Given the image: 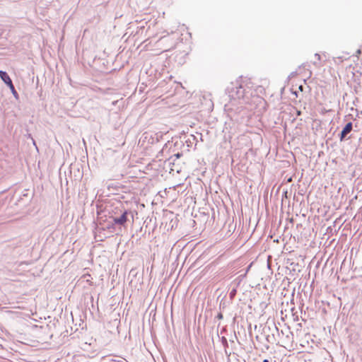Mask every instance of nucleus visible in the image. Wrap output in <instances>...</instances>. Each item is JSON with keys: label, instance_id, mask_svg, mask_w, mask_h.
Instances as JSON below:
<instances>
[{"label": "nucleus", "instance_id": "nucleus-1", "mask_svg": "<svg viewBox=\"0 0 362 362\" xmlns=\"http://www.w3.org/2000/svg\"><path fill=\"white\" fill-rule=\"evenodd\" d=\"M229 95L232 100H239L243 98L245 93L244 90H243V86L240 85L238 87H235V88H232L229 92Z\"/></svg>", "mask_w": 362, "mask_h": 362}, {"label": "nucleus", "instance_id": "nucleus-2", "mask_svg": "<svg viewBox=\"0 0 362 362\" xmlns=\"http://www.w3.org/2000/svg\"><path fill=\"white\" fill-rule=\"evenodd\" d=\"M0 77L4 81V83H6L9 86V88L12 90V91L13 93H16L12 81L10 78V77L8 76V75L5 71H0Z\"/></svg>", "mask_w": 362, "mask_h": 362}, {"label": "nucleus", "instance_id": "nucleus-3", "mask_svg": "<svg viewBox=\"0 0 362 362\" xmlns=\"http://www.w3.org/2000/svg\"><path fill=\"white\" fill-rule=\"evenodd\" d=\"M127 211H124L120 217L114 218L113 222L115 224L124 225L127 221Z\"/></svg>", "mask_w": 362, "mask_h": 362}, {"label": "nucleus", "instance_id": "nucleus-4", "mask_svg": "<svg viewBox=\"0 0 362 362\" xmlns=\"http://www.w3.org/2000/svg\"><path fill=\"white\" fill-rule=\"evenodd\" d=\"M352 129V123H347L341 132L340 139L342 140Z\"/></svg>", "mask_w": 362, "mask_h": 362}, {"label": "nucleus", "instance_id": "nucleus-5", "mask_svg": "<svg viewBox=\"0 0 362 362\" xmlns=\"http://www.w3.org/2000/svg\"><path fill=\"white\" fill-rule=\"evenodd\" d=\"M175 156L177 158H179L180 156H181V154L177 153L175 155Z\"/></svg>", "mask_w": 362, "mask_h": 362}, {"label": "nucleus", "instance_id": "nucleus-6", "mask_svg": "<svg viewBox=\"0 0 362 362\" xmlns=\"http://www.w3.org/2000/svg\"><path fill=\"white\" fill-rule=\"evenodd\" d=\"M298 89H299L300 91H303V86H302V85H300V86H298Z\"/></svg>", "mask_w": 362, "mask_h": 362}, {"label": "nucleus", "instance_id": "nucleus-7", "mask_svg": "<svg viewBox=\"0 0 362 362\" xmlns=\"http://www.w3.org/2000/svg\"><path fill=\"white\" fill-rule=\"evenodd\" d=\"M263 362H269V361L267 359H265L263 361Z\"/></svg>", "mask_w": 362, "mask_h": 362}, {"label": "nucleus", "instance_id": "nucleus-8", "mask_svg": "<svg viewBox=\"0 0 362 362\" xmlns=\"http://www.w3.org/2000/svg\"><path fill=\"white\" fill-rule=\"evenodd\" d=\"M218 317H219V318H222V315H221V314H220V315H218Z\"/></svg>", "mask_w": 362, "mask_h": 362}]
</instances>
